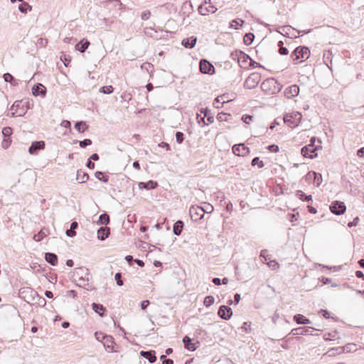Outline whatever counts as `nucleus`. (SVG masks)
I'll list each match as a JSON object with an SVG mask.
<instances>
[{
    "mask_svg": "<svg viewBox=\"0 0 364 364\" xmlns=\"http://www.w3.org/2000/svg\"><path fill=\"white\" fill-rule=\"evenodd\" d=\"M260 87L267 95H274L282 90L283 85L275 78L269 77L261 83Z\"/></svg>",
    "mask_w": 364,
    "mask_h": 364,
    "instance_id": "f257e3e1",
    "label": "nucleus"
},
{
    "mask_svg": "<svg viewBox=\"0 0 364 364\" xmlns=\"http://www.w3.org/2000/svg\"><path fill=\"white\" fill-rule=\"evenodd\" d=\"M18 296L27 303L34 302L36 299H38L43 301V306L46 304V299L39 296L38 292L31 287L21 288L18 291Z\"/></svg>",
    "mask_w": 364,
    "mask_h": 364,
    "instance_id": "f03ea898",
    "label": "nucleus"
},
{
    "mask_svg": "<svg viewBox=\"0 0 364 364\" xmlns=\"http://www.w3.org/2000/svg\"><path fill=\"white\" fill-rule=\"evenodd\" d=\"M290 56L294 62L298 61L299 60L303 62L309 58L310 50L307 46H299L292 51Z\"/></svg>",
    "mask_w": 364,
    "mask_h": 364,
    "instance_id": "7ed1b4c3",
    "label": "nucleus"
},
{
    "mask_svg": "<svg viewBox=\"0 0 364 364\" xmlns=\"http://www.w3.org/2000/svg\"><path fill=\"white\" fill-rule=\"evenodd\" d=\"M89 269L85 267H80L75 268L73 272V277L75 279H77L79 281L83 282V285L82 284H76L77 287L85 288L86 286L88 285L89 282Z\"/></svg>",
    "mask_w": 364,
    "mask_h": 364,
    "instance_id": "20e7f679",
    "label": "nucleus"
},
{
    "mask_svg": "<svg viewBox=\"0 0 364 364\" xmlns=\"http://www.w3.org/2000/svg\"><path fill=\"white\" fill-rule=\"evenodd\" d=\"M260 80L261 74L257 72L252 73L245 80L244 87L249 90L254 89L257 86Z\"/></svg>",
    "mask_w": 364,
    "mask_h": 364,
    "instance_id": "39448f33",
    "label": "nucleus"
},
{
    "mask_svg": "<svg viewBox=\"0 0 364 364\" xmlns=\"http://www.w3.org/2000/svg\"><path fill=\"white\" fill-rule=\"evenodd\" d=\"M301 114L299 112L286 114L284 116V122L290 127H296L301 122Z\"/></svg>",
    "mask_w": 364,
    "mask_h": 364,
    "instance_id": "423d86ee",
    "label": "nucleus"
},
{
    "mask_svg": "<svg viewBox=\"0 0 364 364\" xmlns=\"http://www.w3.org/2000/svg\"><path fill=\"white\" fill-rule=\"evenodd\" d=\"M331 212L336 215H343L346 210L345 203L340 200H334L329 206Z\"/></svg>",
    "mask_w": 364,
    "mask_h": 364,
    "instance_id": "0eeeda50",
    "label": "nucleus"
},
{
    "mask_svg": "<svg viewBox=\"0 0 364 364\" xmlns=\"http://www.w3.org/2000/svg\"><path fill=\"white\" fill-rule=\"evenodd\" d=\"M199 69L201 73L213 75L215 73L213 65L206 59H201L199 62Z\"/></svg>",
    "mask_w": 364,
    "mask_h": 364,
    "instance_id": "6e6552de",
    "label": "nucleus"
},
{
    "mask_svg": "<svg viewBox=\"0 0 364 364\" xmlns=\"http://www.w3.org/2000/svg\"><path fill=\"white\" fill-rule=\"evenodd\" d=\"M189 214L193 221L197 222L204 217V210L198 205H192L189 210Z\"/></svg>",
    "mask_w": 364,
    "mask_h": 364,
    "instance_id": "1a4fd4ad",
    "label": "nucleus"
},
{
    "mask_svg": "<svg viewBox=\"0 0 364 364\" xmlns=\"http://www.w3.org/2000/svg\"><path fill=\"white\" fill-rule=\"evenodd\" d=\"M318 146H312L311 145H306L301 149V154L304 158L314 159L317 156Z\"/></svg>",
    "mask_w": 364,
    "mask_h": 364,
    "instance_id": "9d476101",
    "label": "nucleus"
},
{
    "mask_svg": "<svg viewBox=\"0 0 364 364\" xmlns=\"http://www.w3.org/2000/svg\"><path fill=\"white\" fill-rule=\"evenodd\" d=\"M356 346L354 343H348L343 347H338L337 348H332L329 350L331 353L330 355H335L336 353L341 354L343 353H349L352 351H355Z\"/></svg>",
    "mask_w": 364,
    "mask_h": 364,
    "instance_id": "9b49d317",
    "label": "nucleus"
},
{
    "mask_svg": "<svg viewBox=\"0 0 364 364\" xmlns=\"http://www.w3.org/2000/svg\"><path fill=\"white\" fill-rule=\"evenodd\" d=\"M46 148V143L44 141H33L28 148V153L31 155H37L41 150H44Z\"/></svg>",
    "mask_w": 364,
    "mask_h": 364,
    "instance_id": "f8f14e48",
    "label": "nucleus"
},
{
    "mask_svg": "<svg viewBox=\"0 0 364 364\" xmlns=\"http://www.w3.org/2000/svg\"><path fill=\"white\" fill-rule=\"evenodd\" d=\"M321 331L320 329H317L311 326H305V327H299L296 328H293L291 331V334L293 336H298V335H313L312 331Z\"/></svg>",
    "mask_w": 364,
    "mask_h": 364,
    "instance_id": "ddd939ff",
    "label": "nucleus"
},
{
    "mask_svg": "<svg viewBox=\"0 0 364 364\" xmlns=\"http://www.w3.org/2000/svg\"><path fill=\"white\" fill-rule=\"evenodd\" d=\"M232 150L235 155L239 156H247L250 152V148L246 146L244 144H238L233 145Z\"/></svg>",
    "mask_w": 364,
    "mask_h": 364,
    "instance_id": "4468645a",
    "label": "nucleus"
},
{
    "mask_svg": "<svg viewBox=\"0 0 364 364\" xmlns=\"http://www.w3.org/2000/svg\"><path fill=\"white\" fill-rule=\"evenodd\" d=\"M218 316L223 320H229L232 316V309L225 305H221L218 311Z\"/></svg>",
    "mask_w": 364,
    "mask_h": 364,
    "instance_id": "2eb2a0df",
    "label": "nucleus"
},
{
    "mask_svg": "<svg viewBox=\"0 0 364 364\" xmlns=\"http://www.w3.org/2000/svg\"><path fill=\"white\" fill-rule=\"evenodd\" d=\"M47 93L46 87L41 83H36L32 87L33 95L45 97Z\"/></svg>",
    "mask_w": 364,
    "mask_h": 364,
    "instance_id": "dca6fc26",
    "label": "nucleus"
},
{
    "mask_svg": "<svg viewBox=\"0 0 364 364\" xmlns=\"http://www.w3.org/2000/svg\"><path fill=\"white\" fill-rule=\"evenodd\" d=\"M284 94L288 99L296 97L299 94V87L296 84L291 85L285 89Z\"/></svg>",
    "mask_w": 364,
    "mask_h": 364,
    "instance_id": "f3484780",
    "label": "nucleus"
},
{
    "mask_svg": "<svg viewBox=\"0 0 364 364\" xmlns=\"http://www.w3.org/2000/svg\"><path fill=\"white\" fill-rule=\"evenodd\" d=\"M105 350L108 352H114V347L117 346L116 343L114 342V338L108 335L107 337H105V340L102 343Z\"/></svg>",
    "mask_w": 364,
    "mask_h": 364,
    "instance_id": "a211bd4d",
    "label": "nucleus"
},
{
    "mask_svg": "<svg viewBox=\"0 0 364 364\" xmlns=\"http://www.w3.org/2000/svg\"><path fill=\"white\" fill-rule=\"evenodd\" d=\"M97 239L104 241L110 235V228L107 226L100 227L97 231Z\"/></svg>",
    "mask_w": 364,
    "mask_h": 364,
    "instance_id": "6ab92c4d",
    "label": "nucleus"
},
{
    "mask_svg": "<svg viewBox=\"0 0 364 364\" xmlns=\"http://www.w3.org/2000/svg\"><path fill=\"white\" fill-rule=\"evenodd\" d=\"M140 355L149 360L150 363H154L156 361V352L154 350H141Z\"/></svg>",
    "mask_w": 364,
    "mask_h": 364,
    "instance_id": "aec40b11",
    "label": "nucleus"
},
{
    "mask_svg": "<svg viewBox=\"0 0 364 364\" xmlns=\"http://www.w3.org/2000/svg\"><path fill=\"white\" fill-rule=\"evenodd\" d=\"M138 186L141 190H154L159 186V183L156 181L149 180L147 182H139Z\"/></svg>",
    "mask_w": 364,
    "mask_h": 364,
    "instance_id": "412c9836",
    "label": "nucleus"
},
{
    "mask_svg": "<svg viewBox=\"0 0 364 364\" xmlns=\"http://www.w3.org/2000/svg\"><path fill=\"white\" fill-rule=\"evenodd\" d=\"M228 95H229L228 93H225L223 95H219L217 97H215L213 101V106L217 109L221 108L223 107V105H219L220 102H222V105H223L224 103L231 101V100L229 99Z\"/></svg>",
    "mask_w": 364,
    "mask_h": 364,
    "instance_id": "4be33fe9",
    "label": "nucleus"
},
{
    "mask_svg": "<svg viewBox=\"0 0 364 364\" xmlns=\"http://www.w3.org/2000/svg\"><path fill=\"white\" fill-rule=\"evenodd\" d=\"M183 343L186 349L190 351H194L197 349L198 346L196 344H199V342L193 343L192 339L188 336H185L183 338Z\"/></svg>",
    "mask_w": 364,
    "mask_h": 364,
    "instance_id": "5701e85b",
    "label": "nucleus"
},
{
    "mask_svg": "<svg viewBox=\"0 0 364 364\" xmlns=\"http://www.w3.org/2000/svg\"><path fill=\"white\" fill-rule=\"evenodd\" d=\"M198 11L200 15L205 16L208 13L214 14L217 11V8L213 5H209L208 6H204L203 4H200Z\"/></svg>",
    "mask_w": 364,
    "mask_h": 364,
    "instance_id": "b1692460",
    "label": "nucleus"
},
{
    "mask_svg": "<svg viewBox=\"0 0 364 364\" xmlns=\"http://www.w3.org/2000/svg\"><path fill=\"white\" fill-rule=\"evenodd\" d=\"M90 45V42L87 39L82 38L78 43H77L75 48V50L82 53L85 52Z\"/></svg>",
    "mask_w": 364,
    "mask_h": 364,
    "instance_id": "393cba45",
    "label": "nucleus"
},
{
    "mask_svg": "<svg viewBox=\"0 0 364 364\" xmlns=\"http://www.w3.org/2000/svg\"><path fill=\"white\" fill-rule=\"evenodd\" d=\"M197 42V38L196 36H191L186 38L182 40L181 45L186 48H193Z\"/></svg>",
    "mask_w": 364,
    "mask_h": 364,
    "instance_id": "a878e982",
    "label": "nucleus"
},
{
    "mask_svg": "<svg viewBox=\"0 0 364 364\" xmlns=\"http://www.w3.org/2000/svg\"><path fill=\"white\" fill-rule=\"evenodd\" d=\"M46 261L52 266L58 264V258L56 254L52 252L45 253Z\"/></svg>",
    "mask_w": 364,
    "mask_h": 364,
    "instance_id": "bb28decb",
    "label": "nucleus"
},
{
    "mask_svg": "<svg viewBox=\"0 0 364 364\" xmlns=\"http://www.w3.org/2000/svg\"><path fill=\"white\" fill-rule=\"evenodd\" d=\"M184 225H185L184 223L182 220H177L173 224V234L176 236L181 235V234L183 230Z\"/></svg>",
    "mask_w": 364,
    "mask_h": 364,
    "instance_id": "cd10ccee",
    "label": "nucleus"
},
{
    "mask_svg": "<svg viewBox=\"0 0 364 364\" xmlns=\"http://www.w3.org/2000/svg\"><path fill=\"white\" fill-rule=\"evenodd\" d=\"M293 320L297 323V324H310L311 323V321L304 316L302 314H297L294 316Z\"/></svg>",
    "mask_w": 364,
    "mask_h": 364,
    "instance_id": "c85d7f7f",
    "label": "nucleus"
},
{
    "mask_svg": "<svg viewBox=\"0 0 364 364\" xmlns=\"http://www.w3.org/2000/svg\"><path fill=\"white\" fill-rule=\"evenodd\" d=\"M200 112L204 114L203 117H205V119L206 118V124H212L214 122V117L211 113L210 109L208 107L200 109Z\"/></svg>",
    "mask_w": 364,
    "mask_h": 364,
    "instance_id": "c756f323",
    "label": "nucleus"
},
{
    "mask_svg": "<svg viewBox=\"0 0 364 364\" xmlns=\"http://www.w3.org/2000/svg\"><path fill=\"white\" fill-rule=\"evenodd\" d=\"M92 308L94 310V311L99 314L101 317L105 315L106 309L102 304L92 303Z\"/></svg>",
    "mask_w": 364,
    "mask_h": 364,
    "instance_id": "7c9ffc66",
    "label": "nucleus"
},
{
    "mask_svg": "<svg viewBox=\"0 0 364 364\" xmlns=\"http://www.w3.org/2000/svg\"><path fill=\"white\" fill-rule=\"evenodd\" d=\"M110 222L109 215L107 212L102 213L97 221V225H102L107 226Z\"/></svg>",
    "mask_w": 364,
    "mask_h": 364,
    "instance_id": "2f4dec72",
    "label": "nucleus"
},
{
    "mask_svg": "<svg viewBox=\"0 0 364 364\" xmlns=\"http://www.w3.org/2000/svg\"><path fill=\"white\" fill-rule=\"evenodd\" d=\"M89 174L87 172L83 171L82 169L77 170L76 179L79 181V183H85L89 179Z\"/></svg>",
    "mask_w": 364,
    "mask_h": 364,
    "instance_id": "473e14b6",
    "label": "nucleus"
},
{
    "mask_svg": "<svg viewBox=\"0 0 364 364\" xmlns=\"http://www.w3.org/2000/svg\"><path fill=\"white\" fill-rule=\"evenodd\" d=\"M311 176H314L313 183L316 186H319L320 184L322 182V176L321 174L316 173L315 171H309L307 174V176L311 177Z\"/></svg>",
    "mask_w": 364,
    "mask_h": 364,
    "instance_id": "72a5a7b5",
    "label": "nucleus"
},
{
    "mask_svg": "<svg viewBox=\"0 0 364 364\" xmlns=\"http://www.w3.org/2000/svg\"><path fill=\"white\" fill-rule=\"evenodd\" d=\"M78 228V223L76 221H73L70 224V229L67 230L65 233L68 237H73L76 235L75 230Z\"/></svg>",
    "mask_w": 364,
    "mask_h": 364,
    "instance_id": "f704fd0d",
    "label": "nucleus"
},
{
    "mask_svg": "<svg viewBox=\"0 0 364 364\" xmlns=\"http://www.w3.org/2000/svg\"><path fill=\"white\" fill-rule=\"evenodd\" d=\"M3 78L5 82H9L12 86H16L18 84L17 80L9 73H4Z\"/></svg>",
    "mask_w": 364,
    "mask_h": 364,
    "instance_id": "c9c22d12",
    "label": "nucleus"
},
{
    "mask_svg": "<svg viewBox=\"0 0 364 364\" xmlns=\"http://www.w3.org/2000/svg\"><path fill=\"white\" fill-rule=\"evenodd\" d=\"M296 196L302 201L309 202L312 200L311 195H306L304 192L301 190H298L296 192Z\"/></svg>",
    "mask_w": 364,
    "mask_h": 364,
    "instance_id": "e433bc0d",
    "label": "nucleus"
},
{
    "mask_svg": "<svg viewBox=\"0 0 364 364\" xmlns=\"http://www.w3.org/2000/svg\"><path fill=\"white\" fill-rule=\"evenodd\" d=\"M75 129H77L80 133L85 132L89 127V126L84 121H79L75 122Z\"/></svg>",
    "mask_w": 364,
    "mask_h": 364,
    "instance_id": "4c0bfd02",
    "label": "nucleus"
},
{
    "mask_svg": "<svg viewBox=\"0 0 364 364\" xmlns=\"http://www.w3.org/2000/svg\"><path fill=\"white\" fill-rule=\"evenodd\" d=\"M32 9V6L27 2H23L18 5L19 11L23 14H26L28 12L31 11Z\"/></svg>",
    "mask_w": 364,
    "mask_h": 364,
    "instance_id": "58836bf2",
    "label": "nucleus"
},
{
    "mask_svg": "<svg viewBox=\"0 0 364 364\" xmlns=\"http://www.w3.org/2000/svg\"><path fill=\"white\" fill-rule=\"evenodd\" d=\"M95 176L97 179L99 181L103 182V183H107L109 181V176L107 175L105 172L97 171L95 173Z\"/></svg>",
    "mask_w": 364,
    "mask_h": 364,
    "instance_id": "ea45409f",
    "label": "nucleus"
},
{
    "mask_svg": "<svg viewBox=\"0 0 364 364\" xmlns=\"http://www.w3.org/2000/svg\"><path fill=\"white\" fill-rule=\"evenodd\" d=\"M216 119L219 122H229L232 119V115L230 114H228V113L220 112V113H218L217 114Z\"/></svg>",
    "mask_w": 364,
    "mask_h": 364,
    "instance_id": "a19ab883",
    "label": "nucleus"
},
{
    "mask_svg": "<svg viewBox=\"0 0 364 364\" xmlns=\"http://www.w3.org/2000/svg\"><path fill=\"white\" fill-rule=\"evenodd\" d=\"M31 109L30 102L28 101H26L25 102H22L21 107L18 109L21 110V112L17 115L18 117H23L27 112V110Z\"/></svg>",
    "mask_w": 364,
    "mask_h": 364,
    "instance_id": "79ce46f5",
    "label": "nucleus"
},
{
    "mask_svg": "<svg viewBox=\"0 0 364 364\" xmlns=\"http://www.w3.org/2000/svg\"><path fill=\"white\" fill-rule=\"evenodd\" d=\"M255 39V35L254 33L249 32L245 33V35L243 37V43L246 46H250L252 43L253 41Z\"/></svg>",
    "mask_w": 364,
    "mask_h": 364,
    "instance_id": "37998d69",
    "label": "nucleus"
},
{
    "mask_svg": "<svg viewBox=\"0 0 364 364\" xmlns=\"http://www.w3.org/2000/svg\"><path fill=\"white\" fill-rule=\"evenodd\" d=\"M245 21L241 18H235L230 21V27L234 28L235 29H239L242 24H244Z\"/></svg>",
    "mask_w": 364,
    "mask_h": 364,
    "instance_id": "c03bdc74",
    "label": "nucleus"
},
{
    "mask_svg": "<svg viewBox=\"0 0 364 364\" xmlns=\"http://www.w3.org/2000/svg\"><path fill=\"white\" fill-rule=\"evenodd\" d=\"M141 68L142 70H145L148 73H149L151 75V74L153 73L154 72V65L150 63H148V62H146V63H144L141 65Z\"/></svg>",
    "mask_w": 364,
    "mask_h": 364,
    "instance_id": "a18cd8bd",
    "label": "nucleus"
},
{
    "mask_svg": "<svg viewBox=\"0 0 364 364\" xmlns=\"http://www.w3.org/2000/svg\"><path fill=\"white\" fill-rule=\"evenodd\" d=\"M250 59H251L250 56L242 51V53L240 58V63L239 64H240V67L245 68L243 64L247 63L248 60L250 61Z\"/></svg>",
    "mask_w": 364,
    "mask_h": 364,
    "instance_id": "49530a36",
    "label": "nucleus"
},
{
    "mask_svg": "<svg viewBox=\"0 0 364 364\" xmlns=\"http://www.w3.org/2000/svg\"><path fill=\"white\" fill-rule=\"evenodd\" d=\"M99 92L103 94H112L114 92V87L112 85H105L100 88Z\"/></svg>",
    "mask_w": 364,
    "mask_h": 364,
    "instance_id": "de8ad7c7",
    "label": "nucleus"
},
{
    "mask_svg": "<svg viewBox=\"0 0 364 364\" xmlns=\"http://www.w3.org/2000/svg\"><path fill=\"white\" fill-rule=\"evenodd\" d=\"M242 53V50H235L230 53V58H232V60H237V63H240V58Z\"/></svg>",
    "mask_w": 364,
    "mask_h": 364,
    "instance_id": "09e8293b",
    "label": "nucleus"
},
{
    "mask_svg": "<svg viewBox=\"0 0 364 364\" xmlns=\"http://www.w3.org/2000/svg\"><path fill=\"white\" fill-rule=\"evenodd\" d=\"M214 301L215 298L211 295H208L205 297L203 304L205 306L209 307L214 304Z\"/></svg>",
    "mask_w": 364,
    "mask_h": 364,
    "instance_id": "8fccbe9b",
    "label": "nucleus"
},
{
    "mask_svg": "<svg viewBox=\"0 0 364 364\" xmlns=\"http://www.w3.org/2000/svg\"><path fill=\"white\" fill-rule=\"evenodd\" d=\"M13 134V129L10 127H6L2 129V134L4 138H11Z\"/></svg>",
    "mask_w": 364,
    "mask_h": 364,
    "instance_id": "3c124183",
    "label": "nucleus"
},
{
    "mask_svg": "<svg viewBox=\"0 0 364 364\" xmlns=\"http://www.w3.org/2000/svg\"><path fill=\"white\" fill-rule=\"evenodd\" d=\"M251 165L252 166H258L259 168H263L264 166V163L260 160L259 157L257 156L252 159Z\"/></svg>",
    "mask_w": 364,
    "mask_h": 364,
    "instance_id": "603ef678",
    "label": "nucleus"
},
{
    "mask_svg": "<svg viewBox=\"0 0 364 364\" xmlns=\"http://www.w3.org/2000/svg\"><path fill=\"white\" fill-rule=\"evenodd\" d=\"M321 141L319 139L313 136L310 139V142L308 145H311L312 146H318V149H321Z\"/></svg>",
    "mask_w": 364,
    "mask_h": 364,
    "instance_id": "864d4df0",
    "label": "nucleus"
},
{
    "mask_svg": "<svg viewBox=\"0 0 364 364\" xmlns=\"http://www.w3.org/2000/svg\"><path fill=\"white\" fill-rule=\"evenodd\" d=\"M107 334H105L101 331H96L95 333V338L98 341H100L102 343L104 342V341L105 340V337H107Z\"/></svg>",
    "mask_w": 364,
    "mask_h": 364,
    "instance_id": "5fc2aeb1",
    "label": "nucleus"
},
{
    "mask_svg": "<svg viewBox=\"0 0 364 364\" xmlns=\"http://www.w3.org/2000/svg\"><path fill=\"white\" fill-rule=\"evenodd\" d=\"M46 237V233L43 230L39 231L37 234H35L33 237V239L36 242L41 241Z\"/></svg>",
    "mask_w": 364,
    "mask_h": 364,
    "instance_id": "6e6d98bb",
    "label": "nucleus"
},
{
    "mask_svg": "<svg viewBox=\"0 0 364 364\" xmlns=\"http://www.w3.org/2000/svg\"><path fill=\"white\" fill-rule=\"evenodd\" d=\"M176 141L178 144H182L185 140V134L181 132H177L175 134Z\"/></svg>",
    "mask_w": 364,
    "mask_h": 364,
    "instance_id": "4d7b16f0",
    "label": "nucleus"
},
{
    "mask_svg": "<svg viewBox=\"0 0 364 364\" xmlns=\"http://www.w3.org/2000/svg\"><path fill=\"white\" fill-rule=\"evenodd\" d=\"M251 323H252L250 321H245V322H244L242 326V327H241V329L244 332H245L247 333H250L251 332V331H252L251 327H250Z\"/></svg>",
    "mask_w": 364,
    "mask_h": 364,
    "instance_id": "13d9d810",
    "label": "nucleus"
},
{
    "mask_svg": "<svg viewBox=\"0 0 364 364\" xmlns=\"http://www.w3.org/2000/svg\"><path fill=\"white\" fill-rule=\"evenodd\" d=\"M108 3L113 4L114 7H119V10L124 9V6L119 0H109Z\"/></svg>",
    "mask_w": 364,
    "mask_h": 364,
    "instance_id": "bf43d9fd",
    "label": "nucleus"
},
{
    "mask_svg": "<svg viewBox=\"0 0 364 364\" xmlns=\"http://www.w3.org/2000/svg\"><path fill=\"white\" fill-rule=\"evenodd\" d=\"M92 143V140L90 139H85L82 141H79V145L81 148H85L87 146L91 145Z\"/></svg>",
    "mask_w": 364,
    "mask_h": 364,
    "instance_id": "052dcab7",
    "label": "nucleus"
},
{
    "mask_svg": "<svg viewBox=\"0 0 364 364\" xmlns=\"http://www.w3.org/2000/svg\"><path fill=\"white\" fill-rule=\"evenodd\" d=\"M11 316H12L13 322L14 323L20 324V323H21V318H20V315L18 314V311H14V314L11 315Z\"/></svg>",
    "mask_w": 364,
    "mask_h": 364,
    "instance_id": "680f3d73",
    "label": "nucleus"
},
{
    "mask_svg": "<svg viewBox=\"0 0 364 364\" xmlns=\"http://www.w3.org/2000/svg\"><path fill=\"white\" fill-rule=\"evenodd\" d=\"M114 279L118 286L122 287L124 284V282L122 279V274L120 272H117L115 274Z\"/></svg>",
    "mask_w": 364,
    "mask_h": 364,
    "instance_id": "e2e57ef3",
    "label": "nucleus"
},
{
    "mask_svg": "<svg viewBox=\"0 0 364 364\" xmlns=\"http://www.w3.org/2000/svg\"><path fill=\"white\" fill-rule=\"evenodd\" d=\"M11 144V138H4L2 142H1V146L4 149H8Z\"/></svg>",
    "mask_w": 364,
    "mask_h": 364,
    "instance_id": "0e129e2a",
    "label": "nucleus"
},
{
    "mask_svg": "<svg viewBox=\"0 0 364 364\" xmlns=\"http://www.w3.org/2000/svg\"><path fill=\"white\" fill-rule=\"evenodd\" d=\"M204 210V214L205 213H210L213 211L214 208L212 205L210 203H205L204 207H202Z\"/></svg>",
    "mask_w": 364,
    "mask_h": 364,
    "instance_id": "69168bd1",
    "label": "nucleus"
},
{
    "mask_svg": "<svg viewBox=\"0 0 364 364\" xmlns=\"http://www.w3.org/2000/svg\"><path fill=\"white\" fill-rule=\"evenodd\" d=\"M253 116L250 114H243L242 116V121L245 124H250V122L252 120Z\"/></svg>",
    "mask_w": 364,
    "mask_h": 364,
    "instance_id": "338daca9",
    "label": "nucleus"
},
{
    "mask_svg": "<svg viewBox=\"0 0 364 364\" xmlns=\"http://www.w3.org/2000/svg\"><path fill=\"white\" fill-rule=\"evenodd\" d=\"M48 43V39L40 38L38 39L36 44L39 46L40 47H46Z\"/></svg>",
    "mask_w": 364,
    "mask_h": 364,
    "instance_id": "774afa93",
    "label": "nucleus"
}]
</instances>
